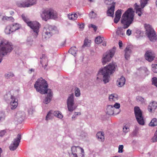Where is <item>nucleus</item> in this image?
<instances>
[{
  "label": "nucleus",
  "mask_w": 157,
  "mask_h": 157,
  "mask_svg": "<svg viewBox=\"0 0 157 157\" xmlns=\"http://www.w3.org/2000/svg\"><path fill=\"white\" fill-rule=\"evenodd\" d=\"M77 15L75 13H73L71 14H69L68 15V18L71 20H76L77 18Z\"/></svg>",
  "instance_id": "c756f323"
},
{
  "label": "nucleus",
  "mask_w": 157,
  "mask_h": 157,
  "mask_svg": "<svg viewBox=\"0 0 157 157\" xmlns=\"http://www.w3.org/2000/svg\"><path fill=\"white\" fill-rule=\"evenodd\" d=\"M115 52L114 50H110L109 52H106V53L103 55V57L102 58V62L103 65L108 62H109L111 58L113 56Z\"/></svg>",
  "instance_id": "4468645a"
},
{
  "label": "nucleus",
  "mask_w": 157,
  "mask_h": 157,
  "mask_svg": "<svg viewBox=\"0 0 157 157\" xmlns=\"http://www.w3.org/2000/svg\"><path fill=\"white\" fill-rule=\"evenodd\" d=\"M124 146L123 145H120L118 147V152L122 153L123 151Z\"/></svg>",
  "instance_id": "a18cd8bd"
},
{
  "label": "nucleus",
  "mask_w": 157,
  "mask_h": 157,
  "mask_svg": "<svg viewBox=\"0 0 157 157\" xmlns=\"http://www.w3.org/2000/svg\"><path fill=\"white\" fill-rule=\"evenodd\" d=\"M21 139V135L18 134L17 137L14 138L12 142L10 144V151H14L17 149L19 145Z\"/></svg>",
  "instance_id": "ddd939ff"
},
{
  "label": "nucleus",
  "mask_w": 157,
  "mask_h": 157,
  "mask_svg": "<svg viewBox=\"0 0 157 157\" xmlns=\"http://www.w3.org/2000/svg\"><path fill=\"white\" fill-rule=\"evenodd\" d=\"M134 6L135 9L136 10V13H137L139 16H141L142 9L140 7V6L137 5L136 3H135Z\"/></svg>",
  "instance_id": "cd10ccee"
},
{
  "label": "nucleus",
  "mask_w": 157,
  "mask_h": 157,
  "mask_svg": "<svg viewBox=\"0 0 157 157\" xmlns=\"http://www.w3.org/2000/svg\"><path fill=\"white\" fill-rule=\"evenodd\" d=\"M2 152V149L0 147V157L1 156V154Z\"/></svg>",
  "instance_id": "13d9d810"
},
{
  "label": "nucleus",
  "mask_w": 157,
  "mask_h": 157,
  "mask_svg": "<svg viewBox=\"0 0 157 157\" xmlns=\"http://www.w3.org/2000/svg\"><path fill=\"white\" fill-rule=\"evenodd\" d=\"M144 27L146 29V33L149 40L151 41H155L157 37L154 30L149 24H145Z\"/></svg>",
  "instance_id": "6e6552de"
},
{
  "label": "nucleus",
  "mask_w": 157,
  "mask_h": 157,
  "mask_svg": "<svg viewBox=\"0 0 157 157\" xmlns=\"http://www.w3.org/2000/svg\"><path fill=\"white\" fill-rule=\"evenodd\" d=\"M114 2L113 0H104V2L106 5H113V3L112 2Z\"/></svg>",
  "instance_id": "79ce46f5"
},
{
  "label": "nucleus",
  "mask_w": 157,
  "mask_h": 157,
  "mask_svg": "<svg viewBox=\"0 0 157 157\" xmlns=\"http://www.w3.org/2000/svg\"><path fill=\"white\" fill-rule=\"evenodd\" d=\"M40 59H41L40 63L41 64L42 67H44V68H45L47 66V58L45 55H43L42 57L40 58Z\"/></svg>",
  "instance_id": "5701e85b"
},
{
  "label": "nucleus",
  "mask_w": 157,
  "mask_h": 157,
  "mask_svg": "<svg viewBox=\"0 0 157 157\" xmlns=\"http://www.w3.org/2000/svg\"><path fill=\"white\" fill-rule=\"evenodd\" d=\"M148 0H140V6L143 9L147 4Z\"/></svg>",
  "instance_id": "4c0bfd02"
},
{
  "label": "nucleus",
  "mask_w": 157,
  "mask_h": 157,
  "mask_svg": "<svg viewBox=\"0 0 157 157\" xmlns=\"http://www.w3.org/2000/svg\"><path fill=\"white\" fill-rule=\"evenodd\" d=\"M132 31L130 29H128L126 32V34L128 36H130L131 34Z\"/></svg>",
  "instance_id": "3c124183"
},
{
  "label": "nucleus",
  "mask_w": 157,
  "mask_h": 157,
  "mask_svg": "<svg viewBox=\"0 0 157 157\" xmlns=\"http://www.w3.org/2000/svg\"><path fill=\"white\" fill-rule=\"evenodd\" d=\"M10 19V17H3L2 20L4 21L9 20Z\"/></svg>",
  "instance_id": "603ef678"
},
{
  "label": "nucleus",
  "mask_w": 157,
  "mask_h": 157,
  "mask_svg": "<svg viewBox=\"0 0 157 157\" xmlns=\"http://www.w3.org/2000/svg\"><path fill=\"white\" fill-rule=\"evenodd\" d=\"M129 127L130 125L129 123L126 124L124 125V127L123 128V132L125 133L128 132L129 130Z\"/></svg>",
  "instance_id": "c9c22d12"
},
{
  "label": "nucleus",
  "mask_w": 157,
  "mask_h": 157,
  "mask_svg": "<svg viewBox=\"0 0 157 157\" xmlns=\"http://www.w3.org/2000/svg\"><path fill=\"white\" fill-rule=\"evenodd\" d=\"M97 14L93 11H91L89 14V17L91 18H94L96 17Z\"/></svg>",
  "instance_id": "58836bf2"
},
{
  "label": "nucleus",
  "mask_w": 157,
  "mask_h": 157,
  "mask_svg": "<svg viewBox=\"0 0 157 157\" xmlns=\"http://www.w3.org/2000/svg\"><path fill=\"white\" fill-rule=\"evenodd\" d=\"M91 27L92 28L94 29V31L95 32L96 31L97 28L95 25L93 24H90L89 25V27Z\"/></svg>",
  "instance_id": "8fccbe9b"
},
{
  "label": "nucleus",
  "mask_w": 157,
  "mask_h": 157,
  "mask_svg": "<svg viewBox=\"0 0 157 157\" xmlns=\"http://www.w3.org/2000/svg\"><path fill=\"white\" fill-rule=\"evenodd\" d=\"M34 86L36 91L41 94H48L47 96L44 99L43 102L45 104L49 103L51 100L52 93L50 89H48L47 81L42 78H40L36 81Z\"/></svg>",
  "instance_id": "f03ea898"
},
{
  "label": "nucleus",
  "mask_w": 157,
  "mask_h": 157,
  "mask_svg": "<svg viewBox=\"0 0 157 157\" xmlns=\"http://www.w3.org/2000/svg\"><path fill=\"white\" fill-rule=\"evenodd\" d=\"M36 0H25L22 3L17 4V6L20 7H29L36 4Z\"/></svg>",
  "instance_id": "2eb2a0df"
},
{
  "label": "nucleus",
  "mask_w": 157,
  "mask_h": 157,
  "mask_svg": "<svg viewBox=\"0 0 157 157\" xmlns=\"http://www.w3.org/2000/svg\"><path fill=\"white\" fill-rule=\"evenodd\" d=\"M114 109V108L116 109H119L120 108V105L119 103H116L113 106Z\"/></svg>",
  "instance_id": "49530a36"
},
{
  "label": "nucleus",
  "mask_w": 157,
  "mask_h": 157,
  "mask_svg": "<svg viewBox=\"0 0 157 157\" xmlns=\"http://www.w3.org/2000/svg\"><path fill=\"white\" fill-rule=\"evenodd\" d=\"M152 70L155 73H157V64H152Z\"/></svg>",
  "instance_id": "ea45409f"
},
{
  "label": "nucleus",
  "mask_w": 157,
  "mask_h": 157,
  "mask_svg": "<svg viewBox=\"0 0 157 157\" xmlns=\"http://www.w3.org/2000/svg\"><path fill=\"white\" fill-rule=\"evenodd\" d=\"M84 25L83 24H82L80 25L79 28L81 29H83L84 28Z\"/></svg>",
  "instance_id": "6e6d98bb"
},
{
  "label": "nucleus",
  "mask_w": 157,
  "mask_h": 157,
  "mask_svg": "<svg viewBox=\"0 0 157 157\" xmlns=\"http://www.w3.org/2000/svg\"><path fill=\"white\" fill-rule=\"evenodd\" d=\"M14 76V75L13 74L10 73V77H13Z\"/></svg>",
  "instance_id": "0e129e2a"
},
{
  "label": "nucleus",
  "mask_w": 157,
  "mask_h": 157,
  "mask_svg": "<svg viewBox=\"0 0 157 157\" xmlns=\"http://www.w3.org/2000/svg\"><path fill=\"white\" fill-rule=\"evenodd\" d=\"M113 4L107 12V13L108 16L112 17L114 13V9L115 6V2H112Z\"/></svg>",
  "instance_id": "4be33fe9"
},
{
  "label": "nucleus",
  "mask_w": 157,
  "mask_h": 157,
  "mask_svg": "<svg viewBox=\"0 0 157 157\" xmlns=\"http://www.w3.org/2000/svg\"><path fill=\"white\" fill-rule=\"evenodd\" d=\"M156 5L157 6V0H156Z\"/></svg>",
  "instance_id": "774afa93"
},
{
  "label": "nucleus",
  "mask_w": 157,
  "mask_h": 157,
  "mask_svg": "<svg viewBox=\"0 0 157 157\" xmlns=\"http://www.w3.org/2000/svg\"><path fill=\"white\" fill-rule=\"evenodd\" d=\"M149 126L154 127L157 125V119L154 118L153 119L149 124Z\"/></svg>",
  "instance_id": "2f4dec72"
},
{
  "label": "nucleus",
  "mask_w": 157,
  "mask_h": 157,
  "mask_svg": "<svg viewBox=\"0 0 157 157\" xmlns=\"http://www.w3.org/2000/svg\"><path fill=\"white\" fill-rule=\"evenodd\" d=\"M125 81V78L123 76H122L117 79V84L118 87H122L124 85Z\"/></svg>",
  "instance_id": "aec40b11"
},
{
  "label": "nucleus",
  "mask_w": 157,
  "mask_h": 157,
  "mask_svg": "<svg viewBox=\"0 0 157 157\" xmlns=\"http://www.w3.org/2000/svg\"><path fill=\"white\" fill-rule=\"evenodd\" d=\"M14 21V19L12 17H10V21H11L13 22Z\"/></svg>",
  "instance_id": "bf43d9fd"
},
{
  "label": "nucleus",
  "mask_w": 157,
  "mask_h": 157,
  "mask_svg": "<svg viewBox=\"0 0 157 157\" xmlns=\"http://www.w3.org/2000/svg\"><path fill=\"white\" fill-rule=\"evenodd\" d=\"M6 133V130L1 131L0 132V136L2 137L5 135Z\"/></svg>",
  "instance_id": "c03bdc74"
},
{
  "label": "nucleus",
  "mask_w": 157,
  "mask_h": 157,
  "mask_svg": "<svg viewBox=\"0 0 157 157\" xmlns=\"http://www.w3.org/2000/svg\"><path fill=\"white\" fill-rule=\"evenodd\" d=\"M73 157H83L84 152L83 149L79 146H73L71 147Z\"/></svg>",
  "instance_id": "9d476101"
},
{
  "label": "nucleus",
  "mask_w": 157,
  "mask_h": 157,
  "mask_svg": "<svg viewBox=\"0 0 157 157\" xmlns=\"http://www.w3.org/2000/svg\"><path fill=\"white\" fill-rule=\"evenodd\" d=\"M152 84L157 87V78L155 77L153 78L152 79Z\"/></svg>",
  "instance_id": "a19ab883"
},
{
  "label": "nucleus",
  "mask_w": 157,
  "mask_h": 157,
  "mask_svg": "<svg viewBox=\"0 0 157 157\" xmlns=\"http://www.w3.org/2000/svg\"><path fill=\"white\" fill-rule=\"evenodd\" d=\"M4 113L3 112H0V121L4 119Z\"/></svg>",
  "instance_id": "09e8293b"
},
{
  "label": "nucleus",
  "mask_w": 157,
  "mask_h": 157,
  "mask_svg": "<svg viewBox=\"0 0 157 157\" xmlns=\"http://www.w3.org/2000/svg\"><path fill=\"white\" fill-rule=\"evenodd\" d=\"M54 111L52 110L50 111L48 113L46 117V120L48 121L52 119L54 116L53 115Z\"/></svg>",
  "instance_id": "7c9ffc66"
},
{
  "label": "nucleus",
  "mask_w": 157,
  "mask_h": 157,
  "mask_svg": "<svg viewBox=\"0 0 157 157\" xmlns=\"http://www.w3.org/2000/svg\"><path fill=\"white\" fill-rule=\"evenodd\" d=\"M77 49L75 47H71L69 50L68 52L74 56H76V52H77Z\"/></svg>",
  "instance_id": "c85d7f7f"
},
{
  "label": "nucleus",
  "mask_w": 157,
  "mask_h": 157,
  "mask_svg": "<svg viewBox=\"0 0 157 157\" xmlns=\"http://www.w3.org/2000/svg\"><path fill=\"white\" fill-rule=\"evenodd\" d=\"M122 43L121 41L119 40V47L121 48L122 47Z\"/></svg>",
  "instance_id": "864d4df0"
},
{
  "label": "nucleus",
  "mask_w": 157,
  "mask_h": 157,
  "mask_svg": "<svg viewBox=\"0 0 157 157\" xmlns=\"http://www.w3.org/2000/svg\"><path fill=\"white\" fill-rule=\"evenodd\" d=\"M6 77L7 78H8V77H9V74H8L6 76V75H5Z\"/></svg>",
  "instance_id": "69168bd1"
},
{
  "label": "nucleus",
  "mask_w": 157,
  "mask_h": 157,
  "mask_svg": "<svg viewBox=\"0 0 157 157\" xmlns=\"http://www.w3.org/2000/svg\"><path fill=\"white\" fill-rule=\"evenodd\" d=\"M134 11L131 8L128 9L123 15L121 20V23L124 24L123 28L118 27L116 30V33L117 36L123 37L125 35L124 30L128 28L132 23L134 16Z\"/></svg>",
  "instance_id": "f257e3e1"
},
{
  "label": "nucleus",
  "mask_w": 157,
  "mask_h": 157,
  "mask_svg": "<svg viewBox=\"0 0 157 157\" xmlns=\"http://www.w3.org/2000/svg\"><path fill=\"white\" fill-rule=\"evenodd\" d=\"M13 11H11V13H10V14L12 15V14H13Z\"/></svg>",
  "instance_id": "338daca9"
},
{
  "label": "nucleus",
  "mask_w": 157,
  "mask_h": 157,
  "mask_svg": "<svg viewBox=\"0 0 157 157\" xmlns=\"http://www.w3.org/2000/svg\"><path fill=\"white\" fill-rule=\"evenodd\" d=\"M122 10H118L115 13V17L114 19V22L117 23L119 21L121 17Z\"/></svg>",
  "instance_id": "412c9836"
},
{
  "label": "nucleus",
  "mask_w": 157,
  "mask_h": 157,
  "mask_svg": "<svg viewBox=\"0 0 157 157\" xmlns=\"http://www.w3.org/2000/svg\"><path fill=\"white\" fill-rule=\"evenodd\" d=\"M134 112L136 119L138 123L140 124L144 125V121L142 112L138 107L134 108Z\"/></svg>",
  "instance_id": "f8f14e48"
},
{
  "label": "nucleus",
  "mask_w": 157,
  "mask_h": 157,
  "mask_svg": "<svg viewBox=\"0 0 157 157\" xmlns=\"http://www.w3.org/2000/svg\"><path fill=\"white\" fill-rule=\"evenodd\" d=\"M10 99V109H14L17 107L18 105V99L13 96H11Z\"/></svg>",
  "instance_id": "dca6fc26"
},
{
  "label": "nucleus",
  "mask_w": 157,
  "mask_h": 157,
  "mask_svg": "<svg viewBox=\"0 0 157 157\" xmlns=\"http://www.w3.org/2000/svg\"><path fill=\"white\" fill-rule=\"evenodd\" d=\"M117 66L115 63H110L109 65L101 68L98 71L97 74V79H99L101 76H102V80L105 83H106L109 81L110 76L113 74L115 71L116 67Z\"/></svg>",
  "instance_id": "7ed1b4c3"
},
{
  "label": "nucleus",
  "mask_w": 157,
  "mask_h": 157,
  "mask_svg": "<svg viewBox=\"0 0 157 157\" xmlns=\"http://www.w3.org/2000/svg\"><path fill=\"white\" fill-rule=\"evenodd\" d=\"M136 99L138 102L141 104L144 103L145 102V100L143 98L140 96H137L136 97Z\"/></svg>",
  "instance_id": "e433bc0d"
},
{
  "label": "nucleus",
  "mask_w": 157,
  "mask_h": 157,
  "mask_svg": "<svg viewBox=\"0 0 157 157\" xmlns=\"http://www.w3.org/2000/svg\"><path fill=\"white\" fill-rule=\"evenodd\" d=\"M25 116V113L23 112H18L12 119V124L13 122L15 124H17L18 123H21L24 120Z\"/></svg>",
  "instance_id": "9b49d317"
},
{
  "label": "nucleus",
  "mask_w": 157,
  "mask_h": 157,
  "mask_svg": "<svg viewBox=\"0 0 157 157\" xmlns=\"http://www.w3.org/2000/svg\"><path fill=\"white\" fill-rule=\"evenodd\" d=\"M21 17L23 20L36 33V37L39 31V29L40 27V25L37 21H30L29 19L23 14L21 15Z\"/></svg>",
  "instance_id": "423d86ee"
},
{
  "label": "nucleus",
  "mask_w": 157,
  "mask_h": 157,
  "mask_svg": "<svg viewBox=\"0 0 157 157\" xmlns=\"http://www.w3.org/2000/svg\"><path fill=\"white\" fill-rule=\"evenodd\" d=\"M124 58L128 60L129 59L132 53L131 48L128 46L124 50Z\"/></svg>",
  "instance_id": "6ab92c4d"
},
{
  "label": "nucleus",
  "mask_w": 157,
  "mask_h": 157,
  "mask_svg": "<svg viewBox=\"0 0 157 157\" xmlns=\"http://www.w3.org/2000/svg\"><path fill=\"white\" fill-rule=\"evenodd\" d=\"M53 115L55 116L60 119L63 117V115L61 112L58 111H54Z\"/></svg>",
  "instance_id": "f704fd0d"
},
{
  "label": "nucleus",
  "mask_w": 157,
  "mask_h": 157,
  "mask_svg": "<svg viewBox=\"0 0 157 157\" xmlns=\"http://www.w3.org/2000/svg\"><path fill=\"white\" fill-rule=\"evenodd\" d=\"M114 113V109L113 106L109 105L106 108V113L109 115H112Z\"/></svg>",
  "instance_id": "b1692460"
},
{
  "label": "nucleus",
  "mask_w": 157,
  "mask_h": 157,
  "mask_svg": "<svg viewBox=\"0 0 157 157\" xmlns=\"http://www.w3.org/2000/svg\"><path fill=\"white\" fill-rule=\"evenodd\" d=\"M104 39V37L98 36L95 38V42L96 44H99L103 41Z\"/></svg>",
  "instance_id": "473e14b6"
},
{
  "label": "nucleus",
  "mask_w": 157,
  "mask_h": 157,
  "mask_svg": "<svg viewBox=\"0 0 157 157\" xmlns=\"http://www.w3.org/2000/svg\"><path fill=\"white\" fill-rule=\"evenodd\" d=\"M57 16L56 11L51 8L44 9L41 14L42 19L45 21L50 19H55L57 17Z\"/></svg>",
  "instance_id": "20e7f679"
},
{
  "label": "nucleus",
  "mask_w": 157,
  "mask_h": 157,
  "mask_svg": "<svg viewBox=\"0 0 157 157\" xmlns=\"http://www.w3.org/2000/svg\"><path fill=\"white\" fill-rule=\"evenodd\" d=\"M74 98V95L72 93L69 95L67 101L68 110L71 112H73L77 106L75 104Z\"/></svg>",
  "instance_id": "1a4fd4ad"
},
{
  "label": "nucleus",
  "mask_w": 157,
  "mask_h": 157,
  "mask_svg": "<svg viewBox=\"0 0 157 157\" xmlns=\"http://www.w3.org/2000/svg\"><path fill=\"white\" fill-rule=\"evenodd\" d=\"M104 134L103 132H98L96 134V136L99 141H104L105 139Z\"/></svg>",
  "instance_id": "bb28decb"
},
{
  "label": "nucleus",
  "mask_w": 157,
  "mask_h": 157,
  "mask_svg": "<svg viewBox=\"0 0 157 157\" xmlns=\"http://www.w3.org/2000/svg\"><path fill=\"white\" fill-rule=\"evenodd\" d=\"M10 47L9 42L6 40H3L0 44V63L3 56L6 55Z\"/></svg>",
  "instance_id": "0eeeda50"
},
{
  "label": "nucleus",
  "mask_w": 157,
  "mask_h": 157,
  "mask_svg": "<svg viewBox=\"0 0 157 157\" xmlns=\"http://www.w3.org/2000/svg\"><path fill=\"white\" fill-rule=\"evenodd\" d=\"M76 117H77V116L75 115L74 114V115L72 117V120H73L75 118H76Z\"/></svg>",
  "instance_id": "4d7b16f0"
},
{
  "label": "nucleus",
  "mask_w": 157,
  "mask_h": 157,
  "mask_svg": "<svg viewBox=\"0 0 157 157\" xmlns=\"http://www.w3.org/2000/svg\"><path fill=\"white\" fill-rule=\"evenodd\" d=\"M58 32L57 28L56 26L46 25L43 29L42 38L45 39H48L53 35Z\"/></svg>",
  "instance_id": "39448f33"
},
{
  "label": "nucleus",
  "mask_w": 157,
  "mask_h": 157,
  "mask_svg": "<svg viewBox=\"0 0 157 157\" xmlns=\"http://www.w3.org/2000/svg\"><path fill=\"white\" fill-rule=\"evenodd\" d=\"M102 45L104 46H105L106 45V42H103L102 43Z\"/></svg>",
  "instance_id": "052dcab7"
},
{
  "label": "nucleus",
  "mask_w": 157,
  "mask_h": 157,
  "mask_svg": "<svg viewBox=\"0 0 157 157\" xmlns=\"http://www.w3.org/2000/svg\"><path fill=\"white\" fill-rule=\"evenodd\" d=\"M29 71H30V73H31L32 71H34V70L33 69H31L29 70Z\"/></svg>",
  "instance_id": "680f3d73"
},
{
  "label": "nucleus",
  "mask_w": 157,
  "mask_h": 157,
  "mask_svg": "<svg viewBox=\"0 0 157 157\" xmlns=\"http://www.w3.org/2000/svg\"><path fill=\"white\" fill-rule=\"evenodd\" d=\"M20 27V26L17 23H13L12 26L10 27V32H13L15 31L16 30L18 29Z\"/></svg>",
  "instance_id": "a878e982"
},
{
  "label": "nucleus",
  "mask_w": 157,
  "mask_h": 157,
  "mask_svg": "<svg viewBox=\"0 0 157 157\" xmlns=\"http://www.w3.org/2000/svg\"><path fill=\"white\" fill-rule=\"evenodd\" d=\"M74 93L76 97H79L80 96V91L78 88L77 87H75V88L74 89Z\"/></svg>",
  "instance_id": "72a5a7b5"
},
{
  "label": "nucleus",
  "mask_w": 157,
  "mask_h": 157,
  "mask_svg": "<svg viewBox=\"0 0 157 157\" xmlns=\"http://www.w3.org/2000/svg\"><path fill=\"white\" fill-rule=\"evenodd\" d=\"M5 31L6 34H9L10 33V28L9 27H7L5 29Z\"/></svg>",
  "instance_id": "de8ad7c7"
},
{
  "label": "nucleus",
  "mask_w": 157,
  "mask_h": 157,
  "mask_svg": "<svg viewBox=\"0 0 157 157\" xmlns=\"http://www.w3.org/2000/svg\"><path fill=\"white\" fill-rule=\"evenodd\" d=\"M157 108V102L155 101H153L150 103L148 107V109L149 112H154Z\"/></svg>",
  "instance_id": "a211bd4d"
},
{
  "label": "nucleus",
  "mask_w": 157,
  "mask_h": 157,
  "mask_svg": "<svg viewBox=\"0 0 157 157\" xmlns=\"http://www.w3.org/2000/svg\"><path fill=\"white\" fill-rule=\"evenodd\" d=\"M109 99L111 101H116L118 99V96L116 94H112L109 95Z\"/></svg>",
  "instance_id": "393cba45"
},
{
  "label": "nucleus",
  "mask_w": 157,
  "mask_h": 157,
  "mask_svg": "<svg viewBox=\"0 0 157 157\" xmlns=\"http://www.w3.org/2000/svg\"><path fill=\"white\" fill-rule=\"evenodd\" d=\"M89 43V42L88 41V39H85L84 41V43L82 47H84L86 46H88Z\"/></svg>",
  "instance_id": "37998d69"
},
{
  "label": "nucleus",
  "mask_w": 157,
  "mask_h": 157,
  "mask_svg": "<svg viewBox=\"0 0 157 157\" xmlns=\"http://www.w3.org/2000/svg\"><path fill=\"white\" fill-rule=\"evenodd\" d=\"M74 114L77 117V116L78 115H80L81 113L80 112H75L74 113Z\"/></svg>",
  "instance_id": "5fc2aeb1"
},
{
  "label": "nucleus",
  "mask_w": 157,
  "mask_h": 157,
  "mask_svg": "<svg viewBox=\"0 0 157 157\" xmlns=\"http://www.w3.org/2000/svg\"><path fill=\"white\" fill-rule=\"evenodd\" d=\"M12 45L10 44V51L13 49V48L11 47Z\"/></svg>",
  "instance_id": "e2e57ef3"
},
{
  "label": "nucleus",
  "mask_w": 157,
  "mask_h": 157,
  "mask_svg": "<svg viewBox=\"0 0 157 157\" xmlns=\"http://www.w3.org/2000/svg\"><path fill=\"white\" fill-rule=\"evenodd\" d=\"M155 57L154 53L151 50L147 51L145 55V59L149 62L153 60Z\"/></svg>",
  "instance_id": "f3484780"
}]
</instances>
